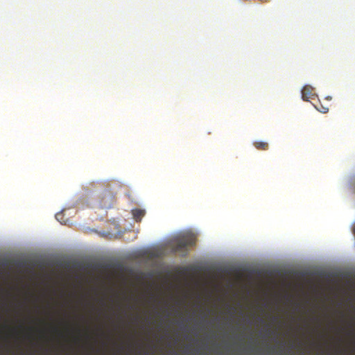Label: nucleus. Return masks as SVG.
Here are the masks:
<instances>
[{"mask_svg": "<svg viewBox=\"0 0 355 355\" xmlns=\"http://www.w3.org/2000/svg\"><path fill=\"white\" fill-rule=\"evenodd\" d=\"M196 243V238L193 235L184 236L177 241L174 248L175 251H182L188 246H193Z\"/></svg>", "mask_w": 355, "mask_h": 355, "instance_id": "nucleus-1", "label": "nucleus"}, {"mask_svg": "<svg viewBox=\"0 0 355 355\" xmlns=\"http://www.w3.org/2000/svg\"><path fill=\"white\" fill-rule=\"evenodd\" d=\"M314 94L313 93V88L310 86H304L302 89V98L304 101H309L313 98Z\"/></svg>", "mask_w": 355, "mask_h": 355, "instance_id": "nucleus-2", "label": "nucleus"}, {"mask_svg": "<svg viewBox=\"0 0 355 355\" xmlns=\"http://www.w3.org/2000/svg\"><path fill=\"white\" fill-rule=\"evenodd\" d=\"M114 196L112 195H105L102 198L101 205L104 208H110L113 204L114 202Z\"/></svg>", "mask_w": 355, "mask_h": 355, "instance_id": "nucleus-3", "label": "nucleus"}, {"mask_svg": "<svg viewBox=\"0 0 355 355\" xmlns=\"http://www.w3.org/2000/svg\"><path fill=\"white\" fill-rule=\"evenodd\" d=\"M132 214L134 219L137 222H139V221H141L142 217L144 216L145 211H144V210H142V209H135L132 211Z\"/></svg>", "mask_w": 355, "mask_h": 355, "instance_id": "nucleus-4", "label": "nucleus"}, {"mask_svg": "<svg viewBox=\"0 0 355 355\" xmlns=\"http://www.w3.org/2000/svg\"><path fill=\"white\" fill-rule=\"evenodd\" d=\"M254 146L261 150H266L268 149V144L266 141H254Z\"/></svg>", "mask_w": 355, "mask_h": 355, "instance_id": "nucleus-5", "label": "nucleus"}, {"mask_svg": "<svg viewBox=\"0 0 355 355\" xmlns=\"http://www.w3.org/2000/svg\"><path fill=\"white\" fill-rule=\"evenodd\" d=\"M316 109L322 113H327L329 111V108L327 107H324L322 105H320V107H316Z\"/></svg>", "mask_w": 355, "mask_h": 355, "instance_id": "nucleus-6", "label": "nucleus"}, {"mask_svg": "<svg viewBox=\"0 0 355 355\" xmlns=\"http://www.w3.org/2000/svg\"><path fill=\"white\" fill-rule=\"evenodd\" d=\"M55 218L56 219L60 221L61 223H63L62 221V218H63V214L62 213H58L56 215H55Z\"/></svg>", "mask_w": 355, "mask_h": 355, "instance_id": "nucleus-7", "label": "nucleus"}, {"mask_svg": "<svg viewBox=\"0 0 355 355\" xmlns=\"http://www.w3.org/2000/svg\"><path fill=\"white\" fill-rule=\"evenodd\" d=\"M352 187L353 189V190L355 192V178H354V180H352Z\"/></svg>", "mask_w": 355, "mask_h": 355, "instance_id": "nucleus-8", "label": "nucleus"}, {"mask_svg": "<svg viewBox=\"0 0 355 355\" xmlns=\"http://www.w3.org/2000/svg\"><path fill=\"white\" fill-rule=\"evenodd\" d=\"M354 234H355V227H354Z\"/></svg>", "mask_w": 355, "mask_h": 355, "instance_id": "nucleus-9", "label": "nucleus"}]
</instances>
